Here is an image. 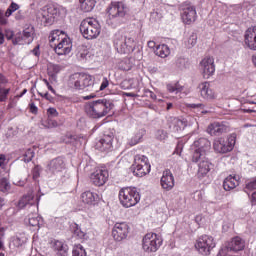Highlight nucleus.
I'll use <instances>...</instances> for the list:
<instances>
[{"instance_id":"1","label":"nucleus","mask_w":256,"mask_h":256,"mask_svg":"<svg viewBox=\"0 0 256 256\" xmlns=\"http://www.w3.org/2000/svg\"><path fill=\"white\" fill-rule=\"evenodd\" d=\"M115 107L113 102L107 99H99L96 101H92L87 103L84 106L85 113L91 119H101L105 117L111 110Z\"/></svg>"},{"instance_id":"2","label":"nucleus","mask_w":256,"mask_h":256,"mask_svg":"<svg viewBox=\"0 0 256 256\" xmlns=\"http://www.w3.org/2000/svg\"><path fill=\"white\" fill-rule=\"evenodd\" d=\"M68 85L76 91H87L95 88V80L89 74L75 73L69 77Z\"/></svg>"},{"instance_id":"3","label":"nucleus","mask_w":256,"mask_h":256,"mask_svg":"<svg viewBox=\"0 0 256 256\" xmlns=\"http://www.w3.org/2000/svg\"><path fill=\"white\" fill-rule=\"evenodd\" d=\"M80 32L84 39H97L101 35V24L95 18H86L80 24Z\"/></svg>"},{"instance_id":"4","label":"nucleus","mask_w":256,"mask_h":256,"mask_svg":"<svg viewBox=\"0 0 256 256\" xmlns=\"http://www.w3.org/2000/svg\"><path fill=\"white\" fill-rule=\"evenodd\" d=\"M119 200L123 207L129 209V207H135L141 201V194H139L137 188H122L119 191Z\"/></svg>"},{"instance_id":"5","label":"nucleus","mask_w":256,"mask_h":256,"mask_svg":"<svg viewBox=\"0 0 256 256\" xmlns=\"http://www.w3.org/2000/svg\"><path fill=\"white\" fill-rule=\"evenodd\" d=\"M67 13V8L61 6L59 8L55 6H44L38 12V17L44 25H53L59 17V12Z\"/></svg>"},{"instance_id":"6","label":"nucleus","mask_w":256,"mask_h":256,"mask_svg":"<svg viewBox=\"0 0 256 256\" xmlns=\"http://www.w3.org/2000/svg\"><path fill=\"white\" fill-rule=\"evenodd\" d=\"M114 47L118 53H133L135 51V40L118 32L114 38Z\"/></svg>"},{"instance_id":"7","label":"nucleus","mask_w":256,"mask_h":256,"mask_svg":"<svg viewBox=\"0 0 256 256\" xmlns=\"http://www.w3.org/2000/svg\"><path fill=\"white\" fill-rule=\"evenodd\" d=\"M245 249V240L236 236L229 241L224 248H222L218 256H233V253H239Z\"/></svg>"},{"instance_id":"8","label":"nucleus","mask_w":256,"mask_h":256,"mask_svg":"<svg viewBox=\"0 0 256 256\" xmlns=\"http://www.w3.org/2000/svg\"><path fill=\"white\" fill-rule=\"evenodd\" d=\"M65 169H67V163L63 157L53 158L46 164V173L49 177H59Z\"/></svg>"},{"instance_id":"9","label":"nucleus","mask_w":256,"mask_h":256,"mask_svg":"<svg viewBox=\"0 0 256 256\" xmlns=\"http://www.w3.org/2000/svg\"><path fill=\"white\" fill-rule=\"evenodd\" d=\"M237 134H231L227 139L218 138L213 142V149L216 153H229L235 147Z\"/></svg>"},{"instance_id":"10","label":"nucleus","mask_w":256,"mask_h":256,"mask_svg":"<svg viewBox=\"0 0 256 256\" xmlns=\"http://www.w3.org/2000/svg\"><path fill=\"white\" fill-rule=\"evenodd\" d=\"M192 161L193 163H198V177H205L213 168V164L201 152L193 153Z\"/></svg>"},{"instance_id":"11","label":"nucleus","mask_w":256,"mask_h":256,"mask_svg":"<svg viewBox=\"0 0 256 256\" xmlns=\"http://www.w3.org/2000/svg\"><path fill=\"white\" fill-rule=\"evenodd\" d=\"M163 241L155 233H148L143 237L142 248L146 253H155L161 247Z\"/></svg>"},{"instance_id":"12","label":"nucleus","mask_w":256,"mask_h":256,"mask_svg":"<svg viewBox=\"0 0 256 256\" xmlns=\"http://www.w3.org/2000/svg\"><path fill=\"white\" fill-rule=\"evenodd\" d=\"M195 247L201 255H209L211 249H214L215 247V241L213 240V237L203 235L197 240Z\"/></svg>"},{"instance_id":"13","label":"nucleus","mask_w":256,"mask_h":256,"mask_svg":"<svg viewBox=\"0 0 256 256\" xmlns=\"http://www.w3.org/2000/svg\"><path fill=\"white\" fill-rule=\"evenodd\" d=\"M129 9L122 2L112 3L108 8V15L110 19H118L125 17Z\"/></svg>"},{"instance_id":"14","label":"nucleus","mask_w":256,"mask_h":256,"mask_svg":"<svg viewBox=\"0 0 256 256\" xmlns=\"http://www.w3.org/2000/svg\"><path fill=\"white\" fill-rule=\"evenodd\" d=\"M181 19L186 25L195 23V19H197V10H195V6L191 4H184L182 6Z\"/></svg>"},{"instance_id":"15","label":"nucleus","mask_w":256,"mask_h":256,"mask_svg":"<svg viewBox=\"0 0 256 256\" xmlns=\"http://www.w3.org/2000/svg\"><path fill=\"white\" fill-rule=\"evenodd\" d=\"M230 126L227 122H214L211 123L207 128V133L212 137H219L223 133H229Z\"/></svg>"},{"instance_id":"16","label":"nucleus","mask_w":256,"mask_h":256,"mask_svg":"<svg viewBox=\"0 0 256 256\" xmlns=\"http://www.w3.org/2000/svg\"><path fill=\"white\" fill-rule=\"evenodd\" d=\"M73 49V44L71 39L67 36L61 38V41L54 43V51L57 55H69Z\"/></svg>"},{"instance_id":"17","label":"nucleus","mask_w":256,"mask_h":256,"mask_svg":"<svg viewBox=\"0 0 256 256\" xmlns=\"http://www.w3.org/2000/svg\"><path fill=\"white\" fill-rule=\"evenodd\" d=\"M200 71L204 77H211L215 73V59L211 56L204 57L200 62Z\"/></svg>"},{"instance_id":"18","label":"nucleus","mask_w":256,"mask_h":256,"mask_svg":"<svg viewBox=\"0 0 256 256\" xmlns=\"http://www.w3.org/2000/svg\"><path fill=\"white\" fill-rule=\"evenodd\" d=\"M129 235V225L125 222L116 223L112 229V237L115 241H123Z\"/></svg>"},{"instance_id":"19","label":"nucleus","mask_w":256,"mask_h":256,"mask_svg":"<svg viewBox=\"0 0 256 256\" xmlns=\"http://www.w3.org/2000/svg\"><path fill=\"white\" fill-rule=\"evenodd\" d=\"M209 149H211V142L207 138H199L191 146V150L194 151L193 153H201L203 156H205L206 151H209Z\"/></svg>"},{"instance_id":"20","label":"nucleus","mask_w":256,"mask_h":256,"mask_svg":"<svg viewBox=\"0 0 256 256\" xmlns=\"http://www.w3.org/2000/svg\"><path fill=\"white\" fill-rule=\"evenodd\" d=\"M107 179H109V172L105 169H97L92 175L91 180L94 185L97 187H101L107 183Z\"/></svg>"},{"instance_id":"21","label":"nucleus","mask_w":256,"mask_h":256,"mask_svg":"<svg viewBox=\"0 0 256 256\" xmlns=\"http://www.w3.org/2000/svg\"><path fill=\"white\" fill-rule=\"evenodd\" d=\"M39 206H32V210L28 214V223L31 227H41L43 225V218L38 214Z\"/></svg>"},{"instance_id":"22","label":"nucleus","mask_w":256,"mask_h":256,"mask_svg":"<svg viewBox=\"0 0 256 256\" xmlns=\"http://www.w3.org/2000/svg\"><path fill=\"white\" fill-rule=\"evenodd\" d=\"M39 198L34 196L33 194H27L23 196L19 202L18 207L19 209H25L27 205L30 207V211L33 210L34 206L38 207Z\"/></svg>"},{"instance_id":"23","label":"nucleus","mask_w":256,"mask_h":256,"mask_svg":"<svg viewBox=\"0 0 256 256\" xmlns=\"http://www.w3.org/2000/svg\"><path fill=\"white\" fill-rule=\"evenodd\" d=\"M160 183L165 191H171V189L175 187V178L173 177L171 170H165L163 172Z\"/></svg>"},{"instance_id":"24","label":"nucleus","mask_w":256,"mask_h":256,"mask_svg":"<svg viewBox=\"0 0 256 256\" xmlns=\"http://www.w3.org/2000/svg\"><path fill=\"white\" fill-rule=\"evenodd\" d=\"M187 123H189V120H181L175 117L168 118L169 128L172 129V131L175 133L183 131V129L187 127Z\"/></svg>"},{"instance_id":"25","label":"nucleus","mask_w":256,"mask_h":256,"mask_svg":"<svg viewBox=\"0 0 256 256\" xmlns=\"http://www.w3.org/2000/svg\"><path fill=\"white\" fill-rule=\"evenodd\" d=\"M245 45L248 49L256 51V27L249 28L245 33Z\"/></svg>"},{"instance_id":"26","label":"nucleus","mask_w":256,"mask_h":256,"mask_svg":"<svg viewBox=\"0 0 256 256\" xmlns=\"http://www.w3.org/2000/svg\"><path fill=\"white\" fill-rule=\"evenodd\" d=\"M113 147V134L104 135L97 143V148L100 151H111Z\"/></svg>"},{"instance_id":"27","label":"nucleus","mask_w":256,"mask_h":256,"mask_svg":"<svg viewBox=\"0 0 256 256\" xmlns=\"http://www.w3.org/2000/svg\"><path fill=\"white\" fill-rule=\"evenodd\" d=\"M200 95L201 97H203V99H215V91H213L209 82H204L200 84Z\"/></svg>"},{"instance_id":"28","label":"nucleus","mask_w":256,"mask_h":256,"mask_svg":"<svg viewBox=\"0 0 256 256\" xmlns=\"http://www.w3.org/2000/svg\"><path fill=\"white\" fill-rule=\"evenodd\" d=\"M131 169L135 177H145V175L151 172V165L133 164Z\"/></svg>"},{"instance_id":"29","label":"nucleus","mask_w":256,"mask_h":256,"mask_svg":"<svg viewBox=\"0 0 256 256\" xmlns=\"http://www.w3.org/2000/svg\"><path fill=\"white\" fill-rule=\"evenodd\" d=\"M7 83H9L7 78L0 74V103L7 101V95H9V92L11 91V88H5Z\"/></svg>"},{"instance_id":"30","label":"nucleus","mask_w":256,"mask_h":256,"mask_svg":"<svg viewBox=\"0 0 256 256\" xmlns=\"http://www.w3.org/2000/svg\"><path fill=\"white\" fill-rule=\"evenodd\" d=\"M82 202L86 205H95L99 199V195L91 191H86L81 195Z\"/></svg>"},{"instance_id":"31","label":"nucleus","mask_w":256,"mask_h":256,"mask_svg":"<svg viewBox=\"0 0 256 256\" xmlns=\"http://www.w3.org/2000/svg\"><path fill=\"white\" fill-rule=\"evenodd\" d=\"M53 249L59 256H67V253H69V246L59 240L54 242Z\"/></svg>"},{"instance_id":"32","label":"nucleus","mask_w":256,"mask_h":256,"mask_svg":"<svg viewBox=\"0 0 256 256\" xmlns=\"http://www.w3.org/2000/svg\"><path fill=\"white\" fill-rule=\"evenodd\" d=\"M239 185V180L235 176H228L225 178L223 182V188L225 191H231L232 189H235Z\"/></svg>"},{"instance_id":"33","label":"nucleus","mask_w":256,"mask_h":256,"mask_svg":"<svg viewBox=\"0 0 256 256\" xmlns=\"http://www.w3.org/2000/svg\"><path fill=\"white\" fill-rule=\"evenodd\" d=\"M143 137H145V129H140L133 135V137L130 138V140L128 141V145H130V147H135V145H139V143L143 141Z\"/></svg>"},{"instance_id":"34","label":"nucleus","mask_w":256,"mask_h":256,"mask_svg":"<svg viewBox=\"0 0 256 256\" xmlns=\"http://www.w3.org/2000/svg\"><path fill=\"white\" fill-rule=\"evenodd\" d=\"M155 54L158 55V57L165 59V57H169L171 50L166 44H161L156 47Z\"/></svg>"},{"instance_id":"35","label":"nucleus","mask_w":256,"mask_h":256,"mask_svg":"<svg viewBox=\"0 0 256 256\" xmlns=\"http://www.w3.org/2000/svg\"><path fill=\"white\" fill-rule=\"evenodd\" d=\"M79 3H80V9L85 13H89L90 11H93L95 7V0H79Z\"/></svg>"},{"instance_id":"36","label":"nucleus","mask_w":256,"mask_h":256,"mask_svg":"<svg viewBox=\"0 0 256 256\" xmlns=\"http://www.w3.org/2000/svg\"><path fill=\"white\" fill-rule=\"evenodd\" d=\"M64 37H66V35L63 33V31L53 30L49 35V41L50 43H59L61 39H64Z\"/></svg>"},{"instance_id":"37","label":"nucleus","mask_w":256,"mask_h":256,"mask_svg":"<svg viewBox=\"0 0 256 256\" xmlns=\"http://www.w3.org/2000/svg\"><path fill=\"white\" fill-rule=\"evenodd\" d=\"M47 67H48V75L50 77H55V75L63 71V66L59 64L49 63Z\"/></svg>"},{"instance_id":"38","label":"nucleus","mask_w":256,"mask_h":256,"mask_svg":"<svg viewBox=\"0 0 256 256\" xmlns=\"http://www.w3.org/2000/svg\"><path fill=\"white\" fill-rule=\"evenodd\" d=\"M35 31L33 30V27H28L23 31V37H24V43H27L29 45V43L33 42V35H34Z\"/></svg>"},{"instance_id":"39","label":"nucleus","mask_w":256,"mask_h":256,"mask_svg":"<svg viewBox=\"0 0 256 256\" xmlns=\"http://www.w3.org/2000/svg\"><path fill=\"white\" fill-rule=\"evenodd\" d=\"M163 19V11L156 9L150 13L151 23H159Z\"/></svg>"},{"instance_id":"40","label":"nucleus","mask_w":256,"mask_h":256,"mask_svg":"<svg viewBox=\"0 0 256 256\" xmlns=\"http://www.w3.org/2000/svg\"><path fill=\"white\" fill-rule=\"evenodd\" d=\"M0 191L2 193H9V191H11V184H9V181H7V179L2 177L1 175H0Z\"/></svg>"},{"instance_id":"41","label":"nucleus","mask_w":256,"mask_h":256,"mask_svg":"<svg viewBox=\"0 0 256 256\" xmlns=\"http://www.w3.org/2000/svg\"><path fill=\"white\" fill-rule=\"evenodd\" d=\"M25 243H27L25 236H14L11 242L14 247H23Z\"/></svg>"},{"instance_id":"42","label":"nucleus","mask_w":256,"mask_h":256,"mask_svg":"<svg viewBox=\"0 0 256 256\" xmlns=\"http://www.w3.org/2000/svg\"><path fill=\"white\" fill-rule=\"evenodd\" d=\"M134 165H151L149 164V159L141 154L134 157Z\"/></svg>"},{"instance_id":"43","label":"nucleus","mask_w":256,"mask_h":256,"mask_svg":"<svg viewBox=\"0 0 256 256\" xmlns=\"http://www.w3.org/2000/svg\"><path fill=\"white\" fill-rule=\"evenodd\" d=\"M166 89L169 93H181L183 86H180L179 83L167 84Z\"/></svg>"},{"instance_id":"44","label":"nucleus","mask_w":256,"mask_h":256,"mask_svg":"<svg viewBox=\"0 0 256 256\" xmlns=\"http://www.w3.org/2000/svg\"><path fill=\"white\" fill-rule=\"evenodd\" d=\"M64 143L68 145H78L79 144V138L77 136H73L71 134H67L63 138Z\"/></svg>"},{"instance_id":"45","label":"nucleus","mask_w":256,"mask_h":256,"mask_svg":"<svg viewBox=\"0 0 256 256\" xmlns=\"http://www.w3.org/2000/svg\"><path fill=\"white\" fill-rule=\"evenodd\" d=\"M197 44V34L192 33L188 39L185 41V45L188 49H191L193 47H195V45Z\"/></svg>"},{"instance_id":"46","label":"nucleus","mask_w":256,"mask_h":256,"mask_svg":"<svg viewBox=\"0 0 256 256\" xmlns=\"http://www.w3.org/2000/svg\"><path fill=\"white\" fill-rule=\"evenodd\" d=\"M72 256H87V252H85L83 246L79 244L73 248Z\"/></svg>"},{"instance_id":"47","label":"nucleus","mask_w":256,"mask_h":256,"mask_svg":"<svg viewBox=\"0 0 256 256\" xmlns=\"http://www.w3.org/2000/svg\"><path fill=\"white\" fill-rule=\"evenodd\" d=\"M15 11H19V4L12 2L5 12V17H11Z\"/></svg>"},{"instance_id":"48","label":"nucleus","mask_w":256,"mask_h":256,"mask_svg":"<svg viewBox=\"0 0 256 256\" xmlns=\"http://www.w3.org/2000/svg\"><path fill=\"white\" fill-rule=\"evenodd\" d=\"M43 127L45 129H55V127H59L57 121L53 120L52 118H48L46 121L42 122Z\"/></svg>"},{"instance_id":"49","label":"nucleus","mask_w":256,"mask_h":256,"mask_svg":"<svg viewBox=\"0 0 256 256\" xmlns=\"http://www.w3.org/2000/svg\"><path fill=\"white\" fill-rule=\"evenodd\" d=\"M33 157H35V150L33 148H29L23 156V161L25 163H29L32 161Z\"/></svg>"},{"instance_id":"50","label":"nucleus","mask_w":256,"mask_h":256,"mask_svg":"<svg viewBox=\"0 0 256 256\" xmlns=\"http://www.w3.org/2000/svg\"><path fill=\"white\" fill-rule=\"evenodd\" d=\"M187 65H189V61L187 60V58H177L176 67H178V69H187Z\"/></svg>"},{"instance_id":"51","label":"nucleus","mask_w":256,"mask_h":256,"mask_svg":"<svg viewBox=\"0 0 256 256\" xmlns=\"http://www.w3.org/2000/svg\"><path fill=\"white\" fill-rule=\"evenodd\" d=\"M255 189H256V178L246 184L244 188V192L247 193V195H249V193H251V191H255Z\"/></svg>"},{"instance_id":"52","label":"nucleus","mask_w":256,"mask_h":256,"mask_svg":"<svg viewBox=\"0 0 256 256\" xmlns=\"http://www.w3.org/2000/svg\"><path fill=\"white\" fill-rule=\"evenodd\" d=\"M23 41H25V38L23 37V34L17 33L12 40L14 45H23Z\"/></svg>"},{"instance_id":"53","label":"nucleus","mask_w":256,"mask_h":256,"mask_svg":"<svg viewBox=\"0 0 256 256\" xmlns=\"http://www.w3.org/2000/svg\"><path fill=\"white\" fill-rule=\"evenodd\" d=\"M188 107H190V109H199L202 113H209V110H203L205 109V105L203 104H188Z\"/></svg>"},{"instance_id":"54","label":"nucleus","mask_w":256,"mask_h":256,"mask_svg":"<svg viewBox=\"0 0 256 256\" xmlns=\"http://www.w3.org/2000/svg\"><path fill=\"white\" fill-rule=\"evenodd\" d=\"M131 67L129 60H124L120 63V69H122V71H131Z\"/></svg>"},{"instance_id":"55","label":"nucleus","mask_w":256,"mask_h":256,"mask_svg":"<svg viewBox=\"0 0 256 256\" xmlns=\"http://www.w3.org/2000/svg\"><path fill=\"white\" fill-rule=\"evenodd\" d=\"M47 115L48 118L53 119V117H59V112L55 108H48Z\"/></svg>"},{"instance_id":"56","label":"nucleus","mask_w":256,"mask_h":256,"mask_svg":"<svg viewBox=\"0 0 256 256\" xmlns=\"http://www.w3.org/2000/svg\"><path fill=\"white\" fill-rule=\"evenodd\" d=\"M39 175H41V169H39V166H36L32 170V177L34 181H37V179H39Z\"/></svg>"},{"instance_id":"57","label":"nucleus","mask_w":256,"mask_h":256,"mask_svg":"<svg viewBox=\"0 0 256 256\" xmlns=\"http://www.w3.org/2000/svg\"><path fill=\"white\" fill-rule=\"evenodd\" d=\"M74 235H76L78 239H85V237H87V234H85V232H83L80 228H76L74 230Z\"/></svg>"},{"instance_id":"58","label":"nucleus","mask_w":256,"mask_h":256,"mask_svg":"<svg viewBox=\"0 0 256 256\" xmlns=\"http://www.w3.org/2000/svg\"><path fill=\"white\" fill-rule=\"evenodd\" d=\"M156 137L160 141H163V140L167 139V133L163 130H158L156 133Z\"/></svg>"},{"instance_id":"59","label":"nucleus","mask_w":256,"mask_h":256,"mask_svg":"<svg viewBox=\"0 0 256 256\" xmlns=\"http://www.w3.org/2000/svg\"><path fill=\"white\" fill-rule=\"evenodd\" d=\"M109 87V80L107 78L102 79V83L100 85L99 91H105Z\"/></svg>"},{"instance_id":"60","label":"nucleus","mask_w":256,"mask_h":256,"mask_svg":"<svg viewBox=\"0 0 256 256\" xmlns=\"http://www.w3.org/2000/svg\"><path fill=\"white\" fill-rule=\"evenodd\" d=\"M184 121H188L187 125H195V123H197V119L188 116L187 118L183 119Z\"/></svg>"},{"instance_id":"61","label":"nucleus","mask_w":256,"mask_h":256,"mask_svg":"<svg viewBox=\"0 0 256 256\" xmlns=\"http://www.w3.org/2000/svg\"><path fill=\"white\" fill-rule=\"evenodd\" d=\"M250 201L252 205H256V191L252 193Z\"/></svg>"},{"instance_id":"62","label":"nucleus","mask_w":256,"mask_h":256,"mask_svg":"<svg viewBox=\"0 0 256 256\" xmlns=\"http://www.w3.org/2000/svg\"><path fill=\"white\" fill-rule=\"evenodd\" d=\"M6 39H8V40L13 39V31H11V30L6 31Z\"/></svg>"},{"instance_id":"63","label":"nucleus","mask_w":256,"mask_h":256,"mask_svg":"<svg viewBox=\"0 0 256 256\" xmlns=\"http://www.w3.org/2000/svg\"><path fill=\"white\" fill-rule=\"evenodd\" d=\"M15 213H17V211L15 210V208H9L6 211V215H15Z\"/></svg>"},{"instance_id":"64","label":"nucleus","mask_w":256,"mask_h":256,"mask_svg":"<svg viewBox=\"0 0 256 256\" xmlns=\"http://www.w3.org/2000/svg\"><path fill=\"white\" fill-rule=\"evenodd\" d=\"M30 111L31 113H37V106H35V104H30Z\"/></svg>"}]
</instances>
